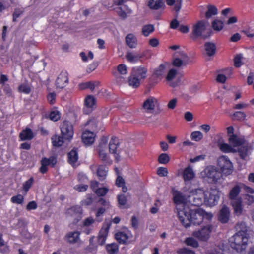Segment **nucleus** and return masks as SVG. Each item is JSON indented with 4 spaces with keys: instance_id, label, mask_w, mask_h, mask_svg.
<instances>
[{
    "instance_id": "f257e3e1",
    "label": "nucleus",
    "mask_w": 254,
    "mask_h": 254,
    "mask_svg": "<svg viewBox=\"0 0 254 254\" xmlns=\"http://www.w3.org/2000/svg\"><path fill=\"white\" fill-rule=\"evenodd\" d=\"M212 31L209 28V23L207 21L202 20L197 21L192 28L191 37L193 40L198 38L206 39L211 35Z\"/></svg>"
},
{
    "instance_id": "f03ea898",
    "label": "nucleus",
    "mask_w": 254,
    "mask_h": 254,
    "mask_svg": "<svg viewBox=\"0 0 254 254\" xmlns=\"http://www.w3.org/2000/svg\"><path fill=\"white\" fill-rule=\"evenodd\" d=\"M147 69L143 67L133 68L128 79L129 86L134 88H138L146 78Z\"/></svg>"
},
{
    "instance_id": "7ed1b4c3",
    "label": "nucleus",
    "mask_w": 254,
    "mask_h": 254,
    "mask_svg": "<svg viewBox=\"0 0 254 254\" xmlns=\"http://www.w3.org/2000/svg\"><path fill=\"white\" fill-rule=\"evenodd\" d=\"M249 237L246 235H241L240 232L236 233L229 239L230 247L238 253H242L246 249Z\"/></svg>"
},
{
    "instance_id": "20e7f679",
    "label": "nucleus",
    "mask_w": 254,
    "mask_h": 254,
    "mask_svg": "<svg viewBox=\"0 0 254 254\" xmlns=\"http://www.w3.org/2000/svg\"><path fill=\"white\" fill-rule=\"evenodd\" d=\"M204 179H207L212 183H216L222 177V173L218 168L214 166H208L201 172Z\"/></svg>"
},
{
    "instance_id": "39448f33",
    "label": "nucleus",
    "mask_w": 254,
    "mask_h": 254,
    "mask_svg": "<svg viewBox=\"0 0 254 254\" xmlns=\"http://www.w3.org/2000/svg\"><path fill=\"white\" fill-rule=\"evenodd\" d=\"M190 214V225L193 224L194 225H200L204 218L210 219L213 216L212 213L206 212L201 209L196 210H191Z\"/></svg>"
},
{
    "instance_id": "423d86ee",
    "label": "nucleus",
    "mask_w": 254,
    "mask_h": 254,
    "mask_svg": "<svg viewBox=\"0 0 254 254\" xmlns=\"http://www.w3.org/2000/svg\"><path fill=\"white\" fill-rule=\"evenodd\" d=\"M191 195L189 196V201L192 205L197 206L201 205L205 201V191L202 189H196L191 191Z\"/></svg>"
},
{
    "instance_id": "0eeeda50",
    "label": "nucleus",
    "mask_w": 254,
    "mask_h": 254,
    "mask_svg": "<svg viewBox=\"0 0 254 254\" xmlns=\"http://www.w3.org/2000/svg\"><path fill=\"white\" fill-rule=\"evenodd\" d=\"M177 214L179 220L186 228L190 226V211L188 207H183V209L177 207Z\"/></svg>"
},
{
    "instance_id": "6e6552de",
    "label": "nucleus",
    "mask_w": 254,
    "mask_h": 254,
    "mask_svg": "<svg viewBox=\"0 0 254 254\" xmlns=\"http://www.w3.org/2000/svg\"><path fill=\"white\" fill-rule=\"evenodd\" d=\"M107 142L108 138L106 137H102L98 147L99 157L100 160L104 162H110L108 153Z\"/></svg>"
},
{
    "instance_id": "1a4fd4ad",
    "label": "nucleus",
    "mask_w": 254,
    "mask_h": 254,
    "mask_svg": "<svg viewBox=\"0 0 254 254\" xmlns=\"http://www.w3.org/2000/svg\"><path fill=\"white\" fill-rule=\"evenodd\" d=\"M218 166L222 172L225 175H230L233 172V165L226 156H220L217 160Z\"/></svg>"
},
{
    "instance_id": "9d476101",
    "label": "nucleus",
    "mask_w": 254,
    "mask_h": 254,
    "mask_svg": "<svg viewBox=\"0 0 254 254\" xmlns=\"http://www.w3.org/2000/svg\"><path fill=\"white\" fill-rule=\"evenodd\" d=\"M212 229V225L207 224L200 230L194 232L193 235L200 241H207L210 237V233Z\"/></svg>"
},
{
    "instance_id": "9b49d317",
    "label": "nucleus",
    "mask_w": 254,
    "mask_h": 254,
    "mask_svg": "<svg viewBox=\"0 0 254 254\" xmlns=\"http://www.w3.org/2000/svg\"><path fill=\"white\" fill-rule=\"evenodd\" d=\"M205 202L210 206H214L218 201L220 195L219 191L216 189H211L205 191Z\"/></svg>"
},
{
    "instance_id": "f8f14e48",
    "label": "nucleus",
    "mask_w": 254,
    "mask_h": 254,
    "mask_svg": "<svg viewBox=\"0 0 254 254\" xmlns=\"http://www.w3.org/2000/svg\"><path fill=\"white\" fill-rule=\"evenodd\" d=\"M62 135L65 140H70L73 135V127L68 121L64 122L61 126Z\"/></svg>"
},
{
    "instance_id": "ddd939ff",
    "label": "nucleus",
    "mask_w": 254,
    "mask_h": 254,
    "mask_svg": "<svg viewBox=\"0 0 254 254\" xmlns=\"http://www.w3.org/2000/svg\"><path fill=\"white\" fill-rule=\"evenodd\" d=\"M57 163V159L54 156H51L49 158L44 157L41 160V166L39 169V171L42 174L46 173L48 171V166L51 165L54 167Z\"/></svg>"
},
{
    "instance_id": "4468645a",
    "label": "nucleus",
    "mask_w": 254,
    "mask_h": 254,
    "mask_svg": "<svg viewBox=\"0 0 254 254\" xmlns=\"http://www.w3.org/2000/svg\"><path fill=\"white\" fill-rule=\"evenodd\" d=\"M253 150V144L252 143L245 142L238 150L239 156L243 160H247L249 155Z\"/></svg>"
},
{
    "instance_id": "2eb2a0df",
    "label": "nucleus",
    "mask_w": 254,
    "mask_h": 254,
    "mask_svg": "<svg viewBox=\"0 0 254 254\" xmlns=\"http://www.w3.org/2000/svg\"><path fill=\"white\" fill-rule=\"evenodd\" d=\"M177 71L175 69H171L166 77L167 82H169V85L172 87H177L180 82L179 78H176Z\"/></svg>"
},
{
    "instance_id": "dca6fc26",
    "label": "nucleus",
    "mask_w": 254,
    "mask_h": 254,
    "mask_svg": "<svg viewBox=\"0 0 254 254\" xmlns=\"http://www.w3.org/2000/svg\"><path fill=\"white\" fill-rule=\"evenodd\" d=\"M68 82V74L66 72H62L57 77L56 85L57 88L62 89Z\"/></svg>"
},
{
    "instance_id": "f3484780",
    "label": "nucleus",
    "mask_w": 254,
    "mask_h": 254,
    "mask_svg": "<svg viewBox=\"0 0 254 254\" xmlns=\"http://www.w3.org/2000/svg\"><path fill=\"white\" fill-rule=\"evenodd\" d=\"M230 212L229 208L226 205H223L219 211L218 220L222 223L228 222L229 220Z\"/></svg>"
},
{
    "instance_id": "a211bd4d",
    "label": "nucleus",
    "mask_w": 254,
    "mask_h": 254,
    "mask_svg": "<svg viewBox=\"0 0 254 254\" xmlns=\"http://www.w3.org/2000/svg\"><path fill=\"white\" fill-rule=\"evenodd\" d=\"M80 232L78 231L67 233L65 236V239L70 244H75L80 239Z\"/></svg>"
},
{
    "instance_id": "6ab92c4d",
    "label": "nucleus",
    "mask_w": 254,
    "mask_h": 254,
    "mask_svg": "<svg viewBox=\"0 0 254 254\" xmlns=\"http://www.w3.org/2000/svg\"><path fill=\"white\" fill-rule=\"evenodd\" d=\"M148 51H145L142 54H133L132 52H128L126 55V58L128 61L131 63L136 62L143 57L146 56V53H148Z\"/></svg>"
},
{
    "instance_id": "aec40b11",
    "label": "nucleus",
    "mask_w": 254,
    "mask_h": 254,
    "mask_svg": "<svg viewBox=\"0 0 254 254\" xmlns=\"http://www.w3.org/2000/svg\"><path fill=\"white\" fill-rule=\"evenodd\" d=\"M228 139L230 144L233 147L241 146L245 142V140L243 137L238 136L236 134L232 135Z\"/></svg>"
},
{
    "instance_id": "412c9836",
    "label": "nucleus",
    "mask_w": 254,
    "mask_h": 254,
    "mask_svg": "<svg viewBox=\"0 0 254 254\" xmlns=\"http://www.w3.org/2000/svg\"><path fill=\"white\" fill-rule=\"evenodd\" d=\"M205 51L209 57L215 55L216 52V46L215 43L211 42H207L204 45Z\"/></svg>"
},
{
    "instance_id": "4be33fe9",
    "label": "nucleus",
    "mask_w": 254,
    "mask_h": 254,
    "mask_svg": "<svg viewBox=\"0 0 254 254\" xmlns=\"http://www.w3.org/2000/svg\"><path fill=\"white\" fill-rule=\"evenodd\" d=\"M195 176V173L190 165H189L183 171V177L185 182L192 180Z\"/></svg>"
},
{
    "instance_id": "5701e85b",
    "label": "nucleus",
    "mask_w": 254,
    "mask_h": 254,
    "mask_svg": "<svg viewBox=\"0 0 254 254\" xmlns=\"http://www.w3.org/2000/svg\"><path fill=\"white\" fill-rule=\"evenodd\" d=\"M82 139L85 144L91 145L94 142L95 136L92 132L86 130L82 134Z\"/></svg>"
},
{
    "instance_id": "b1692460",
    "label": "nucleus",
    "mask_w": 254,
    "mask_h": 254,
    "mask_svg": "<svg viewBox=\"0 0 254 254\" xmlns=\"http://www.w3.org/2000/svg\"><path fill=\"white\" fill-rule=\"evenodd\" d=\"M241 184H237L233 187L230 190L228 194V198L231 201L237 200L239 197H238L241 191Z\"/></svg>"
},
{
    "instance_id": "393cba45",
    "label": "nucleus",
    "mask_w": 254,
    "mask_h": 254,
    "mask_svg": "<svg viewBox=\"0 0 254 254\" xmlns=\"http://www.w3.org/2000/svg\"><path fill=\"white\" fill-rule=\"evenodd\" d=\"M173 195L174 201L177 205L184 204L186 202V196L179 191L173 190Z\"/></svg>"
},
{
    "instance_id": "a878e982",
    "label": "nucleus",
    "mask_w": 254,
    "mask_h": 254,
    "mask_svg": "<svg viewBox=\"0 0 254 254\" xmlns=\"http://www.w3.org/2000/svg\"><path fill=\"white\" fill-rule=\"evenodd\" d=\"M108 168L105 165H100L98 167L96 174L100 181H103L105 179L108 174Z\"/></svg>"
},
{
    "instance_id": "bb28decb",
    "label": "nucleus",
    "mask_w": 254,
    "mask_h": 254,
    "mask_svg": "<svg viewBox=\"0 0 254 254\" xmlns=\"http://www.w3.org/2000/svg\"><path fill=\"white\" fill-rule=\"evenodd\" d=\"M156 99L154 97H149L143 104V108L147 111L153 110L155 107Z\"/></svg>"
},
{
    "instance_id": "cd10ccee",
    "label": "nucleus",
    "mask_w": 254,
    "mask_h": 254,
    "mask_svg": "<svg viewBox=\"0 0 254 254\" xmlns=\"http://www.w3.org/2000/svg\"><path fill=\"white\" fill-rule=\"evenodd\" d=\"M148 7L152 10H158L164 8L165 5L162 0H149L148 3Z\"/></svg>"
},
{
    "instance_id": "c85d7f7f",
    "label": "nucleus",
    "mask_w": 254,
    "mask_h": 254,
    "mask_svg": "<svg viewBox=\"0 0 254 254\" xmlns=\"http://www.w3.org/2000/svg\"><path fill=\"white\" fill-rule=\"evenodd\" d=\"M232 205L234 209L235 213L241 215L243 211L242 201L241 198L231 201Z\"/></svg>"
},
{
    "instance_id": "c756f323",
    "label": "nucleus",
    "mask_w": 254,
    "mask_h": 254,
    "mask_svg": "<svg viewBox=\"0 0 254 254\" xmlns=\"http://www.w3.org/2000/svg\"><path fill=\"white\" fill-rule=\"evenodd\" d=\"M34 137V134L32 130L30 128H26L19 134V138L21 140H30Z\"/></svg>"
},
{
    "instance_id": "7c9ffc66",
    "label": "nucleus",
    "mask_w": 254,
    "mask_h": 254,
    "mask_svg": "<svg viewBox=\"0 0 254 254\" xmlns=\"http://www.w3.org/2000/svg\"><path fill=\"white\" fill-rule=\"evenodd\" d=\"M126 42L131 48H134L137 46V38L132 34H129L126 37Z\"/></svg>"
},
{
    "instance_id": "2f4dec72",
    "label": "nucleus",
    "mask_w": 254,
    "mask_h": 254,
    "mask_svg": "<svg viewBox=\"0 0 254 254\" xmlns=\"http://www.w3.org/2000/svg\"><path fill=\"white\" fill-rule=\"evenodd\" d=\"M68 162L73 165L78 159V152L76 148H74L68 153Z\"/></svg>"
},
{
    "instance_id": "473e14b6",
    "label": "nucleus",
    "mask_w": 254,
    "mask_h": 254,
    "mask_svg": "<svg viewBox=\"0 0 254 254\" xmlns=\"http://www.w3.org/2000/svg\"><path fill=\"white\" fill-rule=\"evenodd\" d=\"M119 144V142L117 138L112 137L110 141L109 145V152L112 154H116L117 148Z\"/></svg>"
},
{
    "instance_id": "72a5a7b5",
    "label": "nucleus",
    "mask_w": 254,
    "mask_h": 254,
    "mask_svg": "<svg viewBox=\"0 0 254 254\" xmlns=\"http://www.w3.org/2000/svg\"><path fill=\"white\" fill-rule=\"evenodd\" d=\"M106 250L109 254H117L119 252V246L115 243L109 244L106 246Z\"/></svg>"
},
{
    "instance_id": "f704fd0d",
    "label": "nucleus",
    "mask_w": 254,
    "mask_h": 254,
    "mask_svg": "<svg viewBox=\"0 0 254 254\" xmlns=\"http://www.w3.org/2000/svg\"><path fill=\"white\" fill-rule=\"evenodd\" d=\"M115 238L121 244H125L128 239V236L123 232H118L115 234Z\"/></svg>"
},
{
    "instance_id": "c9c22d12",
    "label": "nucleus",
    "mask_w": 254,
    "mask_h": 254,
    "mask_svg": "<svg viewBox=\"0 0 254 254\" xmlns=\"http://www.w3.org/2000/svg\"><path fill=\"white\" fill-rule=\"evenodd\" d=\"M237 229L238 230L237 232H240L241 235L245 234L247 237H249L248 228L245 223L242 222L238 223L237 224Z\"/></svg>"
},
{
    "instance_id": "e433bc0d",
    "label": "nucleus",
    "mask_w": 254,
    "mask_h": 254,
    "mask_svg": "<svg viewBox=\"0 0 254 254\" xmlns=\"http://www.w3.org/2000/svg\"><path fill=\"white\" fill-rule=\"evenodd\" d=\"M218 13V10L216 7L212 5L207 6V11L205 14L206 18L209 19L213 15H215Z\"/></svg>"
},
{
    "instance_id": "4c0bfd02",
    "label": "nucleus",
    "mask_w": 254,
    "mask_h": 254,
    "mask_svg": "<svg viewBox=\"0 0 254 254\" xmlns=\"http://www.w3.org/2000/svg\"><path fill=\"white\" fill-rule=\"evenodd\" d=\"M64 137L63 135L62 136H60L55 135L52 136L51 139L53 146L57 147L61 146L64 143Z\"/></svg>"
},
{
    "instance_id": "58836bf2",
    "label": "nucleus",
    "mask_w": 254,
    "mask_h": 254,
    "mask_svg": "<svg viewBox=\"0 0 254 254\" xmlns=\"http://www.w3.org/2000/svg\"><path fill=\"white\" fill-rule=\"evenodd\" d=\"M154 30V27L152 24H147L143 26L142 28V33L145 36H148Z\"/></svg>"
},
{
    "instance_id": "ea45409f",
    "label": "nucleus",
    "mask_w": 254,
    "mask_h": 254,
    "mask_svg": "<svg viewBox=\"0 0 254 254\" xmlns=\"http://www.w3.org/2000/svg\"><path fill=\"white\" fill-rule=\"evenodd\" d=\"M81 208L80 206H75L68 209L67 214L70 216H76L81 213Z\"/></svg>"
},
{
    "instance_id": "a19ab883",
    "label": "nucleus",
    "mask_w": 254,
    "mask_h": 254,
    "mask_svg": "<svg viewBox=\"0 0 254 254\" xmlns=\"http://www.w3.org/2000/svg\"><path fill=\"white\" fill-rule=\"evenodd\" d=\"M8 251V248L6 246V244L3 239V235L0 233V252L1 253H5Z\"/></svg>"
},
{
    "instance_id": "79ce46f5",
    "label": "nucleus",
    "mask_w": 254,
    "mask_h": 254,
    "mask_svg": "<svg viewBox=\"0 0 254 254\" xmlns=\"http://www.w3.org/2000/svg\"><path fill=\"white\" fill-rule=\"evenodd\" d=\"M246 117V114L243 112L237 111L235 112L232 117V119L238 121H243Z\"/></svg>"
},
{
    "instance_id": "37998d69",
    "label": "nucleus",
    "mask_w": 254,
    "mask_h": 254,
    "mask_svg": "<svg viewBox=\"0 0 254 254\" xmlns=\"http://www.w3.org/2000/svg\"><path fill=\"white\" fill-rule=\"evenodd\" d=\"M212 26L214 30L220 31L223 28V22L219 20H214L212 22Z\"/></svg>"
},
{
    "instance_id": "c03bdc74",
    "label": "nucleus",
    "mask_w": 254,
    "mask_h": 254,
    "mask_svg": "<svg viewBox=\"0 0 254 254\" xmlns=\"http://www.w3.org/2000/svg\"><path fill=\"white\" fill-rule=\"evenodd\" d=\"M18 90L20 92L29 94L31 92V87L28 83H24L19 86Z\"/></svg>"
},
{
    "instance_id": "a18cd8bd",
    "label": "nucleus",
    "mask_w": 254,
    "mask_h": 254,
    "mask_svg": "<svg viewBox=\"0 0 254 254\" xmlns=\"http://www.w3.org/2000/svg\"><path fill=\"white\" fill-rule=\"evenodd\" d=\"M111 225V223H107L105 227H103L102 228L99 232L98 236L107 238Z\"/></svg>"
},
{
    "instance_id": "49530a36",
    "label": "nucleus",
    "mask_w": 254,
    "mask_h": 254,
    "mask_svg": "<svg viewBox=\"0 0 254 254\" xmlns=\"http://www.w3.org/2000/svg\"><path fill=\"white\" fill-rule=\"evenodd\" d=\"M95 98L93 96L89 95L85 99V104L87 107L92 108L95 104Z\"/></svg>"
},
{
    "instance_id": "de8ad7c7",
    "label": "nucleus",
    "mask_w": 254,
    "mask_h": 254,
    "mask_svg": "<svg viewBox=\"0 0 254 254\" xmlns=\"http://www.w3.org/2000/svg\"><path fill=\"white\" fill-rule=\"evenodd\" d=\"M98 122V121L96 118L92 117L89 119L86 125L89 126L90 127L94 130L97 128Z\"/></svg>"
},
{
    "instance_id": "09e8293b",
    "label": "nucleus",
    "mask_w": 254,
    "mask_h": 254,
    "mask_svg": "<svg viewBox=\"0 0 254 254\" xmlns=\"http://www.w3.org/2000/svg\"><path fill=\"white\" fill-rule=\"evenodd\" d=\"M165 68H166L165 65L163 64H161L155 70V72H154V74L157 77H161L164 74V73H165Z\"/></svg>"
},
{
    "instance_id": "8fccbe9b",
    "label": "nucleus",
    "mask_w": 254,
    "mask_h": 254,
    "mask_svg": "<svg viewBox=\"0 0 254 254\" xmlns=\"http://www.w3.org/2000/svg\"><path fill=\"white\" fill-rule=\"evenodd\" d=\"M243 59V57L242 54H238L235 56V57L234 59V65L235 67H239L242 65H243V63L242 62Z\"/></svg>"
},
{
    "instance_id": "3c124183",
    "label": "nucleus",
    "mask_w": 254,
    "mask_h": 254,
    "mask_svg": "<svg viewBox=\"0 0 254 254\" xmlns=\"http://www.w3.org/2000/svg\"><path fill=\"white\" fill-rule=\"evenodd\" d=\"M170 161V157L166 153H162L158 157V162L161 164H167Z\"/></svg>"
},
{
    "instance_id": "603ef678",
    "label": "nucleus",
    "mask_w": 254,
    "mask_h": 254,
    "mask_svg": "<svg viewBox=\"0 0 254 254\" xmlns=\"http://www.w3.org/2000/svg\"><path fill=\"white\" fill-rule=\"evenodd\" d=\"M186 243L187 245L197 248L199 246L198 242L193 238H188L186 240Z\"/></svg>"
},
{
    "instance_id": "864d4df0",
    "label": "nucleus",
    "mask_w": 254,
    "mask_h": 254,
    "mask_svg": "<svg viewBox=\"0 0 254 254\" xmlns=\"http://www.w3.org/2000/svg\"><path fill=\"white\" fill-rule=\"evenodd\" d=\"M203 136V134L200 131H194L191 134L192 139L195 141L201 140Z\"/></svg>"
},
{
    "instance_id": "5fc2aeb1",
    "label": "nucleus",
    "mask_w": 254,
    "mask_h": 254,
    "mask_svg": "<svg viewBox=\"0 0 254 254\" xmlns=\"http://www.w3.org/2000/svg\"><path fill=\"white\" fill-rule=\"evenodd\" d=\"M220 149L224 152H232L233 151L232 147L227 143H223L219 145Z\"/></svg>"
},
{
    "instance_id": "6e6d98bb",
    "label": "nucleus",
    "mask_w": 254,
    "mask_h": 254,
    "mask_svg": "<svg viewBox=\"0 0 254 254\" xmlns=\"http://www.w3.org/2000/svg\"><path fill=\"white\" fill-rule=\"evenodd\" d=\"M50 119L54 121H57L60 118V114L58 111H52L49 115Z\"/></svg>"
},
{
    "instance_id": "4d7b16f0",
    "label": "nucleus",
    "mask_w": 254,
    "mask_h": 254,
    "mask_svg": "<svg viewBox=\"0 0 254 254\" xmlns=\"http://www.w3.org/2000/svg\"><path fill=\"white\" fill-rule=\"evenodd\" d=\"M117 70L121 75H125L127 72V67L124 64H119L117 66Z\"/></svg>"
},
{
    "instance_id": "13d9d810",
    "label": "nucleus",
    "mask_w": 254,
    "mask_h": 254,
    "mask_svg": "<svg viewBox=\"0 0 254 254\" xmlns=\"http://www.w3.org/2000/svg\"><path fill=\"white\" fill-rule=\"evenodd\" d=\"M79 87H80V89H82V90L89 88L92 91H93V86L92 85L91 81L81 83L79 85Z\"/></svg>"
},
{
    "instance_id": "bf43d9fd",
    "label": "nucleus",
    "mask_w": 254,
    "mask_h": 254,
    "mask_svg": "<svg viewBox=\"0 0 254 254\" xmlns=\"http://www.w3.org/2000/svg\"><path fill=\"white\" fill-rule=\"evenodd\" d=\"M108 192V189L106 188H98L96 190V193L100 196H103L105 195Z\"/></svg>"
},
{
    "instance_id": "052dcab7",
    "label": "nucleus",
    "mask_w": 254,
    "mask_h": 254,
    "mask_svg": "<svg viewBox=\"0 0 254 254\" xmlns=\"http://www.w3.org/2000/svg\"><path fill=\"white\" fill-rule=\"evenodd\" d=\"M33 181V179L32 178H31L23 184V190L25 191V194L27 193V192L28 191V190L31 187Z\"/></svg>"
},
{
    "instance_id": "680f3d73",
    "label": "nucleus",
    "mask_w": 254,
    "mask_h": 254,
    "mask_svg": "<svg viewBox=\"0 0 254 254\" xmlns=\"http://www.w3.org/2000/svg\"><path fill=\"white\" fill-rule=\"evenodd\" d=\"M157 174L160 176H167L168 173L166 168L160 167H159L157 171Z\"/></svg>"
},
{
    "instance_id": "e2e57ef3",
    "label": "nucleus",
    "mask_w": 254,
    "mask_h": 254,
    "mask_svg": "<svg viewBox=\"0 0 254 254\" xmlns=\"http://www.w3.org/2000/svg\"><path fill=\"white\" fill-rule=\"evenodd\" d=\"M242 32L244 33L245 34H246L247 36L249 38L254 37V30H252L250 27H248L246 29L243 30Z\"/></svg>"
},
{
    "instance_id": "0e129e2a",
    "label": "nucleus",
    "mask_w": 254,
    "mask_h": 254,
    "mask_svg": "<svg viewBox=\"0 0 254 254\" xmlns=\"http://www.w3.org/2000/svg\"><path fill=\"white\" fill-rule=\"evenodd\" d=\"M98 203L99 205L102 206V207L106 208H109L110 206L109 202L102 198H100L98 200Z\"/></svg>"
},
{
    "instance_id": "69168bd1",
    "label": "nucleus",
    "mask_w": 254,
    "mask_h": 254,
    "mask_svg": "<svg viewBox=\"0 0 254 254\" xmlns=\"http://www.w3.org/2000/svg\"><path fill=\"white\" fill-rule=\"evenodd\" d=\"M177 253L178 254H195L193 251L185 248L179 249Z\"/></svg>"
},
{
    "instance_id": "338daca9",
    "label": "nucleus",
    "mask_w": 254,
    "mask_h": 254,
    "mask_svg": "<svg viewBox=\"0 0 254 254\" xmlns=\"http://www.w3.org/2000/svg\"><path fill=\"white\" fill-rule=\"evenodd\" d=\"M37 208V204L35 201H30L26 206V209L28 211L35 210Z\"/></svg>"
},
{
    "instance_id": "774afa93",
    "label": "nucleus",
    "mask_w": 254,
    "mask_h": 254,
    "mask_svg": "<svg viewBox=\"0 0 254 254\" xmlns=\"http://www.w3.org/2000/svg\"><path fill=\"white\" fill-rule=\"evenodd\" d=\"M244 200L245 203L248 205L254 202V197L252 195L246 194L244 196Z\"/></svg>"
}]
</instances>
